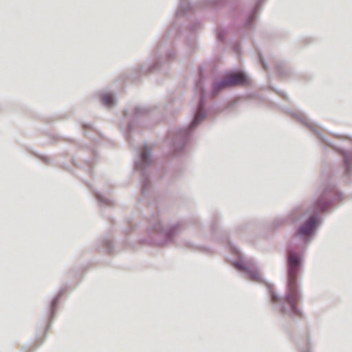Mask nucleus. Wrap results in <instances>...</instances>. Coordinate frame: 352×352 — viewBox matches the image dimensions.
Instances as JSON below:
<instances>
[{
    "instance_id": "1",
    "label": "nucleus",
    "mask_w": 352,
    "mask_h": 352,
    "mask_svg": "<svg viewBox=\"0 0 352 352\" xmlns=\"http://www.w3.org/2000/svg\"><path fill=\"white\" fill-rule=\"evenodd\" d=\"M300 265V257L292 252L288 254L289 280L285 300L289 304L292 316L302 317V313L297 307L300 294L297 288V275Z\"/></svg>"
},
{
    "instance_id": "2",
    "label": "nucleus",
    "mask_w": 352,
    "mask_h": 352,
    "mask_svg": "<svg viewBox=\"0 0 352 352\" xmlns=\"http://www.w3.org/2000/svg\"><path fill=\"white\" fill-rule=\"evenodd\" d=\"M248 82V78L241 72H235L226 74L222 82L214 85V89L219 90L221 88L238 85H245Z\"/></svg>"
},
{
    "instance_id": "3",
    "label": "nucleus",
    "mask_w": 352,
    "mask_h": 352,
    "mask_svg": "<svg viewBox=\"0 0 352 352\" xmlns=\"http://www.w3.org/2000/svg\"><path fill=\"white\" fill-rule=\"evenodd\" d=\"M317 223L318 219L316 217L309 218L305 223L299 228L298 234L304 239H307L313 233Z\"/></svg>"
},
{
    "instance_id": "4",
    "label": "nucleus",
    "mask_w": 352,
    "mask_h": 352,
    "mask_svg": "<svg viewBox=\"0 0 352 352\" xmlns=\"http://www.w3.org/2000/svg\"><path fill=\"white\" fill-rule=\"evenodd\" d=\"M202 105H203V102L201 101V103H200L199 109L197 111V113H196V115L195 116V118L193 120V122L192 123V127H194L196 125H197L202 120V119L204 118V115L202 113V110H201Z\"/></svg>"
},
{
    "instance_id": "5",
    "label": "nucleus",
    "mask_w": 352,
    "mask_h": 352,
    "mask_svg": "<svg viewBox=\"0 0 352 352\" xmlns=\"http://www.w3.org/2000/svg\"><path fill=\"white\" fill-rule=\"evenodd\" d=\"M102 102L104 105L110 107L113 103V96L109 94H104L102 96Z\"/></svg>"
},
{
    "instance_id": "6",
    "label": "nucleus",
    "mask_w": 352,
    "mask_h": 352,
    "mask_svg": "<svg viewBox=\"0 0 352 352\" xmlns=\"http://www.w3.org/2000/svg\"><path fill=\"white\" fill-rule=\"evenodd\" d=\"M141 157L144 162H147L148 153L147 151L144 149L141 153Z\"/></svg>"
},
{
    "instance_id": "7",
    "label": "nucleus",
    "mask_w": 352,
    "mask_h": 352,
    "mask_svg": "<svg viewBox=\"0 0 352 352\" xmlns=\"http://www.w3.org/2000/svg\"><path fill=\"white\" fill-rule=\"evenodd\" d=\"M318 210L320 211L324 210L327 208V204L324 203L323 204H318Z\"/></svg>"
},
{
    "instance_id": "8",
    "label": "nucleus",
    "mask_w": 352,
    "mask_h": 352,
    "mask_svg": "<svg viewBox=\"0 0 352 352\" xmlns=\"http://www.w3.org/2000/svg\"><path fill=\"white\" fill-rule=\"evenodd\" d=\"M271 298H272V301L273 302H278V296L275 294H274V293H272Z\"/></svg>"
},
{
    "instance_id": "9",
    "label": "nucleus",
    "mask_w": 352,
    "mask_h": 352,
    "mask_svg": "<svg viewBox=\"0 0 352 352\" xmlns=\"http://www.w3.org/2000/svg\"><path fill=\"white\" fill-rule=\"evenodd\" d=\"M280 311L283 314H286V309H285V307H282Z\"/></svg>"
},
{
    "instance_id": "10",
    "label": "nucleus",
    "mask_w": 352,
    "mask_h": 352,
    "mask_svg": "<svg viewBox=\"0 0 352 352\" xmlns=\"http://www.w3.org/2000/svg\"><path fill=\"white\" fill-rule=\"evenodd\" d=\"M254 280H258V276L256 275L255 276L254 278H253Z\"/></svg>"
}]
</instances>
